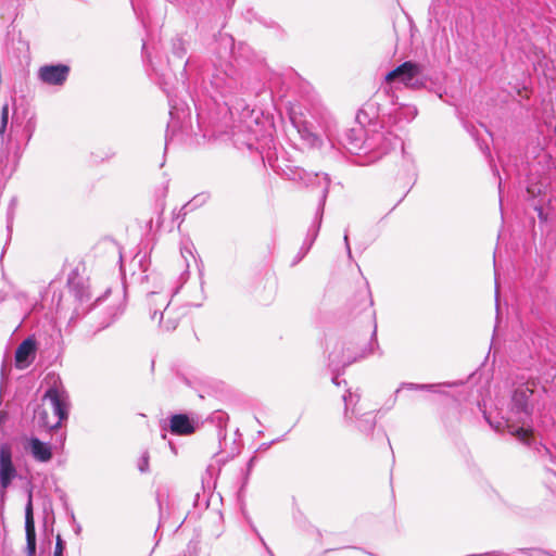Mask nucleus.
Wrapping results in <instances>:
<instances>
[{
	"instance_id": "30",
	"label": "nucleus",
	"mask_w": 556,
	"mask_h": 556,
	"mask_svg": "<svg viewBox=\"0 0 556 556\" xmlns=\"http://www.w3.org/2000/svg\"><path fill=\"white\" fill-rule=\"evenodd\" d=\"M495 293H496V298H497L498 296V287L497 286H496Z\"/></svg>"
},
{
	"instance_id": "7",
	"label": "nucleus",
	"mask_w": 556,
	"mask_h": 556,
	"mask_svg": "<svg viewBox=\"0 0 556 556\" xmlns=\"http://www.w3.org/2000/svg\"><path fill=\"white\" fill-rule=\"evenodd\" d=\"M17 476L18 472L13 463L11 446L3 443L0 445V488L2 497L5 496L7 490Z\"/></svg>"
},
{
	"instance_id": "19",
	"label": "nucleus",
	"mask_w": 556,
	"mask_h": 556,
	"mask_svg": "<svg viewBox=\"0 0 556 556\" xmlns=\"http://www.w3.org/2000/svg\"><path fill=\"white\" fill-rule=\"evenodd\" d=\"M173 51L174 54L179 59L184 58V55L186 54V49L184 48L182 41L180 39H177L173 43Z\"/></svg>"
},
{
	"instance_id": "9",
	"label": "nucleus",
	"mask_w": 556,
	"mask_h": 556,
	"mask_svg": "<svg viewBox=\"0 0 556 556\" xmlns=\"http://www.w3.org/2000/svg\"><path fill=\"white\" fill-rule=\"evenodd\" d=\"M25 532H26V552L28 556H34L36 553V530L33 510V496L28 494V500L25 506Z\"/></svg>"
},
{
	"instance_id": "11",
	"label": "nucleus",
	"mask_w": 556,
	"mask_h": 556,
	"mask_svg": "<svg viewBox=\"0 0 556 556\" xmlns=\"http://www.w3.org/2000/svg\"><path fill=\"white\" fill-rule=\"evenodd\" d=\"M70 67L66 65H46L39 70V78L49 85H62L68 75Z\"/></svg>"
},
{
	"instance_id": "28",
	"label": "nucleus",
	"mask_w": 556,
	"mask_h": 556,
	"mask_svg": "<svg viewBox=\"0 0 556 556\" xmlns=\"http://www.w3.org/2000/svg\"><path fill=\"white\" fill-rule=\"evenodd\" d=\"M332 382H333L334 384H337V386H339V384H340V382H339V380H338V376H336V377H333V378H332Z\"/></svg>"
},
{
	"instance_id": "17",
	"label": "nucleus",
	"mask_w": 556,
	"mask_h": 556,
	"mask_svg": "<svg viewBox=\"0 0 556 556\" xmlns=\"http://www.w3.org/2000/svg\"><path fill=\"white\" fill-rule=\"evenodd\" d=\"M8 123H9V108H8V105H4V106H2V109L0 111V138H1L2 142L4 141Z\"/></svg>"
},
{
	"instance_id": "22",
	"label": "nucleus",
	"mask_w": 556,
	"mask_h": 556,
	"mask_svg": "<svg viewBox=\"0 0 556 556\" xmlns=\"http://www.w3.org/2000/svg\"><path fill=\"white\" fill-rule=\"evenodd\" d=\"M76 298L81 302H88L91 299V294L88 290H83L81 292H75Z\"/></svg>"
},
{
	"instance_id": "23",
	"label": "nucleus",
	"mask_w": 556,
	"mask_h": 556,
	"mask_svg": "<svg viewBox=\"0 0 556 556\" xmlns=\"http://www.w3.org/2000/svg\"><path fill=\"white\" fill-rule=\"evenodd\" d=\"M64 549V543L60 535L56 538V544L54 549V556H62Z\"/></svg>"
},
{
	"instance_id": "31",
	"label": "nucleus",
	"mask_w": 556,
	"mask_h": 556,
	"mask_svg": "<svg viewBox=\"0 0 556 556\" xmlns=\"http://www.w3.org/2000/svg\"><path fill=\"white\" fill-rule=\"evenodd\" d=\"M268 553L270 556H274V554L271 553V551L269 548H267Z\"/></svg>"
},
{
	"instance_id": "16",
	"label": "nucleus",
	"mask_w": 556,
	"mask_h": 556,
	"mask_svg": "<svg viewBox=\"0 0 556 556\" xmlns=\"http://www.w3.org/2000/svg\"><path fill=\"white\" fill-rule=\"evenodd\" d=\"M320 181L319 184L321 185V195H320V215L323 214V210H324V205H325V201H326V198H327V194H328V189H329V185H330V179L327 175H324L321 178H319ZM320 222H321V216L319 217V222H318V225L317 227L315 228L314 230V233H313V237L311 239V242L308 244V247L312 245V243L314 242L316 236H317V232L319 230V226H320ZM309 248H307L308 250Z\"/></svg>"
},
{
	"instance_id": "13",
	"label": "nucleus",
	"mask_w": 556,
	"mask_h": 556,
	"mask_svg": "<svg viewBox=\"0 0 556 556\" xmlns=\"http://www.w3.org/2000/svg\"><path fill=\"white\" fill-rule=\"evenodd\" d=\"M397 140L391 132H378L376 136L365 141L367 149H378L381 153H386Z\"/></svg>"
},
{
	"instance_id": "5",
	"label": "nucleus",
	"mask_w": 556,
	"mask_h": 556,
	"mask_svg": "<svg viewBox=\"0 0 556 556\" xmlns=\"http://www.w3.org/2000/svg\"><path fill=\"white\" fill-rule=\"evenodd\" d=\"M359 399L361 395L358 393H353L351 391H348L343 395L344 420L348 427H354L359 432L369 434L376 426L375 416L372 413H363L358 417L359 409L357 408V404Z\"/></svg>"
},
{
	"instance_id": "8",
	"label": "nucleus",
	"mask_w": 556,
	"mask_h": 556,
	"mask_svg": "<svg viewBox=\"0 0 556 556\" xmlns=\"http://www.w3.org/2000/svg\"><path fill=\"white\" fill-rule=\"evenodd\" d=\"M177 288H164L153 290L147 295V302L152 312L151 318L154 320L160 313V321L163 320L164 311L168 308L172 298L177 293Z\"/></svg>"
},
{
	"instance_id": "27",
	"label": "nucleus",
	"mask_w": 556,
	"mask_h": 556,
	"mask_svg": "<svg viewBox=\"0 0 556 556\" xmlns=\"http://www.w3.org/2000/svg\"><path fill=\"white\" fill-rule=\"evenodd\" d=\"M15 205H16V199L14 198L11 200L10 208L13 210L15 207Z\"/></svg>"
},
{
	"instance_id": "24",
	"label": "nucleus",
	"mask_w": 556,
	"mask_h": 556,
	"mask_svg": "<svg viewBox=\"0 0 556 556\" xmlns=\"http://www.w3.org/2000/svg\"><path fill=\"white\" fill-rule=\"evenodd\" d=\"M430 387L431 386H426V384H413V383L409 384L410 389H426V388H430Z\"/></svg>"
},
{
	"instance_id": "4",
	"label": "nucleus",
	"mask_w": 556,
	"mask_h": 556,
	"mask_svg": "<svg viewBox=\"0 0 556 556\" xmlns=\"http://www.w3.org/2000/svg\"><path fill=\"white\" fill-rule=\"evenodd\" d=\"M386 81L399 80L405 87L413 90H420L427 86L428 77L425 74V66L419 63L406 61L390 71L386 75Z\"/></svg>"
},
{
	"instance_id": "3",
	"label": "nucleus",
	"mask_w": 556,
	"mask_h": 556,
	"mask_svg": "<svg viewBox=\"0 0 556 556\" xmlns=\"http://www.w3.org/2000/svg\"><path fill=\"white\" fill-rule=\"evenodd\" d=\"M68 416V396L58 388H50L35 409L34 421L40 428L56 429Z\"/></svg>"
},
{
	"instance_id": "6",
	"label": "nucleus",
	"mask_w": 556,
	"mask_h": 556,
	"mask_svg": "<svg viewBox=\"0 0 556 556\" xmlns=\"http://www.w3.org/2000/svg\"><path fill=\"white\" fill-rule=\"evenodd\" d=\"M211 86L222 96L227 97L237 93L242 87L241 75L230 63L220 67H215Z\"/></svg>"
},
{
	"instance_id": "1",
	"label": "nucleus",
	"mask_w": 556,
	"mask_h": 556,
	"mask_svg": "<svg viewBox=\"0 0 556 556\" xmlns=\"http://www.w3.org/2000/svg\"><path fill=\"white\" fill-rule=\"evenodd\" d=\"M544 388H539L534 380L517 387L513 393L511 405L506 420L508 431L523 443L529 444L532 435V413Z\"/></svg>"
},
{
	"instance_id": "15",
	"label": "nucleus",
	"mask_w": 556,
	"mask_h": 556,
	"mask_svg": "<svg viewBox=\"0 0 556 556\" xmlns=\"http://www.w3.org/2000/svg\"><path fill=\"white\" fill-rule=\"evenodd\" d=\"M376 332H377V326H375L374 331H372V339H374L375 342H371L369 344V348L364 350L359 356H355V357L348 356V357H345V358L340 361V359H337V356H336L334 353H331L330 356H329L330 364L331 365H336V366L339 365V364H342V366H348V365L352 364L353 362L357 361L358 358H364V357L372 354L374 353V346L378 348V343H377V339H376Z\"/></svg>"
},
{
	"instance_id": "14",
	"label": "nucleus",
	"mask_w": 556,
	"mask_h": 556,
	"mask_svg": "<svg viewBox=\"0 0 556 556\" xmlns=\"http://www.w3.org/2000/svg\"><path fill=\"white\" fill-rule=\"evenodd\" d=\"M170 431L175 434L186 435L194 431V427L186 415H174L169 424Z\"/></svg>"
},
{
	"instance_id": "2",
	"label": "nucleus",
	"mask_w": 556,
	"mask_h": 556,
	"mask_svg": "<svg viewBox=\"0 0 556 556\" xmlns=\"http://www.w3.org/2000/svg\"><path fill=\"white\" fill-rule=\"evenodd\" d=\"M35 128L36 121L33 114L27 111L14 114L5 150H0V178L8 179L15 172L21 157V148L29 142Z\"/></svg>"
},
{
	"instance_id": "26",
	"label": "nucleus",
	"mask_w": 556,
	"mask_h": 556,
	"mask_svg": "<svg viewBox=\"0 0 556 556\" xmlns=\"http://www.w3.org/2000/svg\"><path fill=\"white\" fill-rule=\"evenodd\" d=\"M7 418H8L7 413L0 412V426L5 422Z\"/></svg>"
},
{
	"instance_id": "18",
	"label": "nucleus",
	"mask_w": 556,
	"mask_h": 556,
	"mask_svg": "<svg viewBox=\"0 0 556 556\" xmlns=\"http://www.w3.org/2000/svg\"><path fill=\"white\" fill-rule=\"evenodd\" d=\"M165 315H166L165 320L164 319L162 321L159 320L162 328L165 329L166 331L176 329L178 321L175 318L170 317V312L168 311V308L166 311H164V316Z\"/></svg>"
},
{
	"instance_id": "10",
	"label": "nucleus",
	"mask_w": 556,
	"mask_h": 556,
	"mask_svg": "<svg viewBox=\"0 0 556 556\" xmlns=\"http://www.w3.org/2000/svg\"><path fill=\"white\" fill-rule=\"evenodd\" d=\"M24 448L39 463H48L53 456L50 444L40 441L36 437L25 439Z\"/></svg>"
},
{
	"instance_id": "25",
	"label": "nucleus",
	"mask_w": 556,
	"mask_h": 556,
	"mask_svg": "<svg viewBox=\"0 0 556 556\" xmlns=\"http://www.w3.org/2000/svg\"><path fill=\"white\" fill-rule=\"evenodd\" d=\"M344 242H345V245H346V249H348L349 254H351L350 244H349L348 230H345V235H344Z\"/></svg>"
},
{
	"instance_id": "29",
	"label": "nucleus",
	"mask_w": 556,
	"mask_h": 556,
	"mask_svg": "<svg viewBox=\"0 0 556 556\" xmlns=\"http://www.w3.org/2000/svg\"><path fill=\"white\" fill-rule=\"evenodd\" d=\"M313 139H312V144H315L317 141H318V138L314 135H312Z\"/></svg>"
},
{
	"instance_id": "21",
	"label": "nucleus",
	"mask_w": 556,
	"mask_h": 556,
	"mask_svg": "<svg viewBox=\"0 0 556 556\" xmlns=\"http://www.w3.org/2000/svg\"><path fill=\"white\" fill-rule=\"evenodd\" d=\"M138 468L141 472L148 471L149 468V454L144 452L139 460Z\"/></svg>"
},
{
	"instance_id": "20",
	"label": "nucleus",
	"mask_w": 556,
	"mask_h": 556,
	"mask_svg": "<svg viewBox=\"0 0 556 556\" xmlns=\"http://www.w3.org/2000/svg\"><path fill=\"white\" fill-rule=\"evenodd\" d=\"M124 312V306L122 303H116L111 307V320L108 323H112L116 317H118Z\"/></svg>"
},
{
	"instance_id": "12",
	"label": "nucleus",
	"mask_w": 556,
	"mask_h": 556,
	"mask_svg": "<svg viewBox=\"0 0 556 556\" xmlns=\"http://www.w3.org/2000/svg\"><path fill=\"white\" fill-rule=\"evenodd\" d=\"M36 343L31 338L25 339L15 351V365L20 369H24L30 365L35 357Z\"/></svg>"
}]
</instances>
